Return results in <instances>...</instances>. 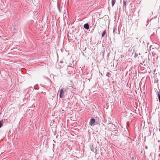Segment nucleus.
I'll list each match as a JSON object with an SVG mask.
<instances>
[{
    "label": "nucleus",
    "instance_id": "nucleus-1",
    "mask_svg": "<svg viewBox=\"0 0 160 160\" xmlns=\"http://www.w3.org/2000/svg\"><path fill=\"white\" fill-rule=\"evenodd\" d=\"M64 95V89L63 88H62L60 91L59 97L60 98H63Z\"/></svg>",
    "mask_w": 160,
    "mask_h": 160
},
{
    "label": "nucleus",
    "instance_id": "nucleus-2",
    "mask_svg": "<svg viewBox=\"0 0 160 160\" xmlns=\"http://www.w3.org/2000/svg\"><path fill=\"white\" fill-rule=\"evenodd\" d=\"M95 122V119L93 118H92V119H91V120H90L89 124L91 126H92L94 123Z\"/></svg>",
    "mask_w": 160,
    "mask_h": 160
},
{
    "label": "nucleus",
    "instance_id": "nucleus-3",
    "mask_svg": "<svg viewBox=\"0 0 160 160\" xmlns=\"http://www.w3.org/2000/svg\"><path fill=\"white\" fill-rule=\"evenodd\" d=\"M84 28L87 30H88L89 29V25L87 23L84 25Z\"/></svg>",
    "mask_w": 160,
    "mask_h": 160
},
{
    "label": "nucleus",
    "instance_id": "nucleus-4",
    "mask_svg": "<svg viewBox=\"0 0 160 160\" xmlns=\"http://www.w3.org/2000/svg\"><path fill=\"white\" fill-rule=\"evenodd\" d=\"M127 4V1L126 0H123V8H126V6Z\"/></svg>",
    "mask_w": 160,
    "mask_h": 160
},
{
    "label": "nucleus",
    "instance_id": "nucleus-5",
    "mask_svg": "<svg viewBox=\"0 0 160 160\" xmlns=\"http://www.w3.org/2000/svg\"><path fill=\"white\" fill-rule=\"evenodd\" d=\"M58 8L59 12H60L61 11V7H60V5L59 4L58 5Z\"/></svg>",
    "mask_w": 160,
    "mask_h": 160
},
{
    "label": "nucleus",
    "instance_id": "nucleus-6",
    "mask_svg": "<svg viewBox=\"0 0 160 160\" xmlns=\"http://www.w3.org/2000/svg\"><path fill=\"white\" fill-rule=\"evenodd\" d=\"M116 2L115 0H112V6H113Z\"/></svg>",
    "mask_w": 160,
    "mask_h": 160
},
{
    "label": "nucleus",
    "instance_id": "nucleus-7",
    "mask_svg": "<svg viewBox=\"0 0 160 160\" xmlns=\"http://www.w3.org/2000/svg\"><path fill=\"white\" fill-rule=\"evenodd\" d=\"M106 33V30H105L103 32L102 34V37H103Z\"/></svg>",
    "mask_w": 160,
    "mask_h": 160
},
{
    "label": "nucleus",
    "instance_id": "nucleus-8",
    "mask_svg": "<svg viewBox=\"0 0 160 160\" xmlns=\"http://www.w3.org/2000/svg\"><path fill=\"white\" fill-rule=\"evenodd\" d=\"M158 95L159 99V101L160 102V92H158Z\"/></svg>",
    "mask_w": 160,
    "mask_h": 160
},
{
    "label": "nucleus",
    "instance_id": "nucleus-9",
    "mask_svg": "<svg viewBox=\"0 0 160 160\" xmlns=\"http://www.w3.org/2000/svg\"><path fill=\"white\" fill-rule=\"evenodd\" d=\"M110 74V73L109 72H108L106 74V76H107L109 77V75Z\"/></svg>",
    "mask_w": 160,
    "mask_h": 160
},
{
    "label": "nucleus",
    "instance_id": "nucleus-10",
    "mask_svg": "<svg viewBox=\"0 0 160 160\" xmlns=\"http://www.w3.org/2000/svg\"><path fill=\"white\" fill-rule=\"evenodd\" d=\"M2 123L1 122V121L0 122V128H1V127H2Z\"/></svg>",
    "mask_w": 160,
    "mask_h": 160
},
{
    "label": "nucleus",
    "instance_id": "nucleus-11",
    "mask_svg": "<svg viewBox=\"0 0 160 160\" xmlns=\"http://www.w3.org/2000/svg\"><path fill=\"white\" fill-rule=\"evenodd\" d=\"M60 68H62L63 66H62V65H60Z\"/></svg>",
    "mask_w": 160,
    "mask_h": 160
},
{
    "label": "nucleus",
    "instance_id": "nucleus-12",
    "mask_svg": "<svg viewBox=\"0 0 160 160\" xmlns=\"http://www.w3.org/2000/svg\"><path fill=\"white\" fill-rule=\"evenodd\" d=\"M138 56V55L137 54V55H136V54H135V57H137Z\"/></svg>",
    "mask_w": 160,
    "mask_h": 160
},
{
    "label": "nucleus",
    "instance_id": "nucleus-13",
    "mask_svg": "<svg viewBox=\"0 0 160 160\" xmlns=\"http://www.w3.org/2000/svg\"><path fill=\"white\" fill-rule=\"evenodd\" d=\"M62 62H63L62 61H61L60 62V63H62Z\"/></svg>",
    "mask_w": 160,
    "mask_h": 160
},
{
    "label": "nucleus",
    "instance_id": "nucleus-14",
    "mask_svg": "<svg viewBox=\"0 0 160 160\" xmlns=\"http://www.w3.org/2000/svg\"><path fill=\"white\" fill-rule=\"evenodd\" d=\"M115 131H118V130H115Z\"/></svg>",
    "mask_w": 160,
    "mask_h": 160
},
{
    "label": "nucleus",
    "instance_id": "nucleus-15",
    "mask_svg": "<svg viewBox=\"0 0 160 160\" xmlns=\"http://www.w3.org/2000/svg\"><path fill=\"white\" fill-rule=\"evenodd\" d=\"M114 32V29L113 30V32Z\"/></svg>",
    "mask_w": 160,
    "mask_h": 160
},
{
    "label": "nucleus",
    "instance_id": "nucleus-16",
    "mask_svg": "<svg viewBox=\"0 0 160 160\" xmlns=\"http://www.w3.org/2000/svg\"><path fill=\"white\" fill-rule=\"evenodd\" d=\"M117 133V132H116L115 133Z\"/></svg>",
    "mask_w": 160,
    "mask_h": 160
},
{
    "label": "nucleus",
    "instance_id": "nucleus-17",
    "mask_svg": "<svg viewBox=\"0 0 160 160\" xmlns=\"http://www.w3.org/2000/svg\"><path fill=\"white\" fill-rule=\"evenodd\" d=\"M151 46H150V48H151Z\"/></svg>",
    "mask_w": 160,
    "mask_h": 160
}]
</instances>
